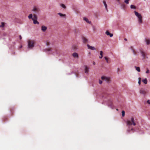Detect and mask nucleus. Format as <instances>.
<instances>
[{"mask_svg":"<svg viewBox=\"0 0 150 150\" xmlns=\"http://www.w3.org/2000/svg\"><path fill=\"white\" fill-rule=\"evenodd\" d=\"M32 11H34L35 13H38L40 11V10L39 8L35 6L32 9Z\"/></svg>","mask_w":150,"mask_h":150,"instance_id":"39448f33","label":"nucleus"},{"mask_svg":"<svg viewBox=\"0 0 150 150\" xmlns=\"http://www.w3.org/2000/svg\"><path fill=\"white\" fill-rule=\"evenodd\" d=\"M104 58H105V60H106L107 62V63H108V58H107V57H104Z\"/></svg>","mask_w":150,"mask_h":150,"instance_id":"c85d7f7f","label":"nucleus"},{"mask_svg":"<svg viewBox=\"0 0 150 150\" xmlns=\"http://www.w3.org/2000/svg\"><path fill=\"white\" fill-rule=\"evenodd\" d=\"M28 18L29 19H32L33 18V15L32 14H30L28 16Z\"/></svg>","mask_w":150,"mask_h":150,"instance_id":"5701e85b","label":"nucleus"},{"mask_svg":"<svg viewBox=\"0 0 150 150\" xmlns=\"http://www.w3.org/2000/svg\"><path fill=\"white\" fill-rule=\"evenodd\" d=\"M45 50L47 52H50L51 53H52V49L51 48H48L46 49Z\"/></svg>","mask_w":150,"mask_h":150,"instance_id":"6ab92c4d","label":"nucleus"},{"mask_svg":"<svg viewBox=\"0 0 150 150\" xmlns=\"http://www.w3.org/2000/svg\"><path fill=\"white\" fill-rule=\"evenodd\" d=\"M58 15H59L61 16H65V15L62 14V13H58Z\"/></svg>","mask_w":150,"mask_h":150,"instance_id":"bb28decb","label":"nucleus"},{"mask_svg":"<svg viewBox=\"0 0 150 150\" xmlns=\"http://www.w3.org/2000/svg\"><path fill=\"white\" fill-rule=\"evenodd\" d=\"M139 81L138 82V83L139 84V85H140V83H141V78H139Z\"/></svg>","mask_w":150,"mask_h":150,"instance_id":"2f4dec72","label":"nucleus"},{"mask_svg":"<svg viewBox=\"0 0 150 150\" xmlns=\"http://www.w3.org/2000/svg\"><path fill=\"white\" fill-rule=\"evenodd\" d=\"M123 6H124V7H125V5H123Z\"/></svg>","mask_w":150,"mask_h":150,"instance_id":"a19ab883","label":"nucleus"},{"mask_svg":"<svg viewBox=\"0 0 150 150\" xmlns=\"http://www.w3.org/2000/svg\"><path fill=\"white\" fill-rule=\"evenodd\" d=\"M101 79L103 80H105L108 82H109L110 80V78H109L103 76H102Z\"/></svg>","mask_w":150,"mask_h":150,"instance_id":"423d86ee","label":"nucleus"},{"mask_svg":"<svg viewBox=\"0 0 150 150\" xmlns=\"http://www.w3.org/2000/svg\"><path fill=\"white\" fill-rule=\"evenodd\" d=\"M131 131H133V132H134V130L133 129V128H132L130 129H128L127 130V131L129 132H130Z\"/></svg>","mask_w":150,"mask_h":150,"instance_id":"a878e982","label":"nucleus"},{"mask_svg":"<svg viewBox=\"0 0 150 150\" xmlns=\"http://www.w3.org/2000/svg\"><path fill=\"white\" fill-rule=\"evenodd\" d=\"M140 52L142 56L143 57V59H145L146 58V54L142 50H140Z\"/></svg>","mask_w":150,"mask_h":150,"instance_id":"0eeeda50","label":"nucleus"},{"mask_svg":"<svg viewBox=\"0 0 150 150\" xmlns=\"http://www.w3.org/2000/svg\"><path fill=\"white\" fill-rule=\"evenodd\" d=\"M142 81L145 84H146L147 83V81L146 79H143Z\"/></svg>","mask_w":150,"mask_h":150,"instance_id":"aec40b11","label":"nucleus"},{"mask_svg":"<svg viewBox=\"0 0 150 150\" xmlns=\"http://www.w3.org/2000/svg\"><path fill=\"white\" fill-rule=\"evenodd\" d=\"M93 65H95V62H93Z\"/></svg>","mask_w":150,"mask_h":150,"instance_id":"4c0bfd02","label":"nucleus"},{"mask_svg":"<svg viewBox=\"0 0 150 150\" xmlns=\"http://www.w3.org/2000/svg\"><path fill=\"white\" fill-rule=\"evenodd\" d=\"M102 83V81L100 80H99V83L100 84H101Z\"/></svg>","mask_w":150,"mask_h":150,"instance_id":"72a5a7b5","label":"nucleus"},{"mask_svg":"<svg viewBox=\"0 0 150 150\" xmlns=\"http://www.w3.org/2000/svg\"><path fill=\"white\" fill-rule=\"evenodd\" d=\"M122 115L123 117H124L125 115V112L124 111H122Z\"/></svg>","mask_w":150,"mask_h":150,"instance_id":"cd10ccee","label":"nucleus"},{"mask_svg":"<svg viewBox=\"0 0 150 150\" xmlns=\"http://www.w3.org/2000/svg\"><path fill=\"white\" fill-rule=\"evenodd\" d=\"M47 29V27L44 25H42L41 27V30L43 32H45Z\"/></svg>","mask_w":150,"mask_h":150,"instance_id":"1a4fd4ad","label":"nucleus"},{"mask_svg":"<svg viewBox=\"0 0 150 150\" xmlns=\"http://www.w3.org/2000/svg\"><path fill=\"white\" fill-rule=\"evenodd\" d=\"M130 8L132 9H135L136 8V7L135 6H134L133 5H131L130 6Z\"/></svg>","mask_w":150,"mask_h":150,"instance_id":"b1692460","label":"nucleus"},{"mask_svg":"<svg viewBox=\"0 0 150 150\" xmlns=\"http://www.w3.org/2000/svg\"><path fill=\"white\" fill-rule=\"evenodd\" d=\"M47 45H49V43H48V42L47 43Z\"/></svg>","mask_w":150,"mask_h":150,"instance_id":"ea45409f","label":"nucleus"},{"mask_svg":"<svg viewBox=\"0 0 150 150\" xmlns=\"http://www.w3.org/2000/svg\"><path fill=\"white\" fill-rule=\"evenodd\" d=\"M5 25V23L4 22L1 23V25H0V27L3 28L4 27Z\"/></svg>","mask_w":150,"mask_h":150,"instance_id":"393cba45","label":"nucleus"},{"mask_svg":"<svg viewBox=\"0 0 150 150\" xmlns=\"http://www.w3.org/2000/svg\"><path fill=\"white\" fill-rule=\"evenodd\" d=\"M120 70V69L119 68H117V72H118Z\"/></svg>","mask_w":150,"mask_h":150,"instance_id":"e433bc0d","label":"nucleus"},{"mask_svg":"<svg viewBox=\"0 0 150 150\" xmlns=\"http://www.w3.org/2000/svg\"><path fill=\"white\" fill-rule=\"evenodd\" d=\"M84 69L85 73L87 74L88 73L89 71V68L87 66H85V68Z\"/></svg>","mask_w":150,"mask_h":150,"instance_id":"ddd939ff","label":"nucleus"},{"mask_svg":"<svg viewBox=\"0 0 150 150\" xmlns=\"http://www.w3.org/2000/svg\"><path fill=\"white\" fill-rule=\"evenodd\" d=\"M124 40H126V41H127V39L126 38H125L124 39Z\"/></svg>","mask_w":150,"mask_h":150,"instance_id":"58836bf2","label":"nucleus"},{"mask_svg":"<svg viewBox=\"0 0 150 150\" xmlns=\"http://www.w3.org/2000/svg\"><path fill=\"white\" fill-rule=\"evenodd\" d=\"M27 42L28 48L30 49H32L34 47L35 41L33 40H29Z\"/></svg>","mask_w":150,"mask_h":150,"instance_id":"f03ea898","label":"nucleus"},{"mask_svg":"<svg viewBox=\"0 0 150 150\" xmlns=\"http://www.w3.org/2000/svg\"><path fill=\"white\" fill-rule=\"evenodd\" d=\"M129 0H125L124 1L125 2L126 4H129Z\"/></svg>","mask_w":150,"mask_h":150,"instance_id":"c756f323","label":"nucleus"},{"mask_svg":"<svg viewBox=\"0 0 150 150\" xmlns=\"http://www.w3.org/2000/svg\"><path fill=\"white\" fill-rule=\"evenodd\" d=\"M61 6L62 7H63V8H66V6H65V5L64 4H62Z\"/></svg>","mask_w":150,"mask_h":150,"instance_id":"7c9ffc66","label":"nucleus"},{"mask_svg":"<svg viewBox=\"0 0 150 150\" xmlns=\"http://www.w3.org/2000/svg\"><path fill=\"white\" fill-rule=\"evenodd\" d=\"M149 73V70L148 69H147L146 71V73Z\"/></svg>","mask_w":150,"mask_h":150,"instance_id":"473e14b6","label":"nucleus"},{"mask_svg":"<svg viewBox=\"0 0 150 150\" xmlns=\"http://www.w3.org/2000/svg\"><path fill=\"white\" fill-rule=\"evenodd\" d=\"M106 34L108 35H109L110 37H112L113 35V34H112L110 33V32L108 31H106Z\"/></svg>","mask_w":150,"mask_h":150,"instance_id":"2eb2a0df","label":"nucleus"},{"mask_svg":"<svg viewBox=\"0 0 150 150\" xmlns=\"http://www.w3.org/2000/svg\"><path fill=\"white\" fill-rule=\"evenodd\" d=\"M126 123L127 125L128 126H130L132 125L135 126L136 125L134 118L133 117L128 119L126 121Z\"/></svg>","mask_w":150,"mask_h":150,"instance_id":"f257e3e1","label":"nucleus"},{"mask_svg":"<svg viewBox=\"0 0 150 150\" xmlns=\"http://www.w3.org/2000/svg\"><path fill=\"white\" fill-rule=\"evenodd\" d=\"M87 46L88 49H90L92 50H96L95 48L94 47L91 46L88 44Z\"/></svg>","mask_w":150,"mask_h":150,"instance_id":"9d476101","label":"nucleus"},{"mask_svg":"<svg viewBox=\"0 0 150 150\" xmlns=\"http://www.w3.org/2000/svg\"><path fill=\"white\" fill-rule=\"evenodd\" d=\"M103 52L102 51H100V56H99V58L100 59H101L103 57Z\"/></svg>","mask_w":150,"mask_h":150,"instance_id":"4be33fe9","label":"nucleus"},{"mask_svg":"<svg viewBox=\"0 0 150 150\" xmlns=\"http://www.w3.org/2000/svg\"><path fill=\"white\" fill-rule=\"evenodd\" d=\"M83 20L85 21H86L88 23H91V22L89 21H88V19L86 18H84Z\"/></svg>","mask_w":150,"mask_h":150,"instance_id":"a211bd4d","label":"nucleus"},{"mask_svg":"<svg viewBox=\"0 0 150 150\" xmlns=\"http://www.w3.org/2000/svg\"><path fill=\"white\" fill-rule=\"evenodd\" d=\"M37 19L38 18L36 15L35 14H34L33 18H32L34 24H39V23L37 21Z\"/></svg>","mask_w":150,"mask_h":150,"instance_id":"20e7f679","label":"nucleus"},{"mask_svg":"<svg viewBox=\"0 0 150 150\" xmlns=\"http://www.w3.org/2000/svg\"><path fill=\"white\" fill-rule=\"evenodd\" d=\"M145 41L147 45H149L150 43V40L146 38L145 39Z\"/></svg>","mask_w":150,"mask_h":150,"instance_id":"4468645a","label":"nucleus"},{"mask_svg":"<svg viewBox=\"0 0 150 150\" xmlns=\"http://www.w3.org/2000/svg\"><path fill=\"white\" fill-rule=\"evenodd\" d=\"M19 38H20V39H22V37H21V35H19Z\"/></svg>","mask_w":150,"mask_h":150,"instance_id":"c9c22d12","label":"nucleus"},{"mask_svg":"<svg viewBox=\"0 0 150 150\" xmlns=\"http://www.w3.org/2000/svg\"><path fill=\"white\" fill-rule=\"evenodd\" d=\"M135 67L136 68V70L138 72H140V68L139 67L135 66Z\"/></svg>","mask_w":150,"mask_h":150,"instance_id":"412c9836","label":"nucleus"},{"mask_svg":"<svg viewBox=\"0 0 150 150\" xmlns=\"http://www.w3.org/2000/svg\"><path fill=\"white\" fill-rule=\"evenodd\" d=\"M103 3L104 4V5L105 6V8L107 10V11H108V9H107V4H106V2L104 0L103 1Z\"/></svg>","mask_w":150,"mask_h":150,"instance_id":"dca6fc26","label":"nucleus"},{"mask_svg":"<svg viewBox=\"0 0 150 150\" xmlns=\"http://www.w3.org/2000/svg\"><path fill=\"white\" fill-rule=\"evenodd\" d=\"M140 93L141 94L145 95L146 93V91L143 88H141L140 90Z\"/></svg>","mask_w":150,"mask_h":150,"instance_id":"6e6552de","label":"nucleus"},{"mask_svg":"<svg viewBox=\"0 0 150 150\" xmlns=\"http://www.w3.org/2000/svg\"><path fill=\"white\" fill-rule=\"evenodd\" d=\"M147 102L149 104H150V100H148L147 101Z\"/></svg>","mask_w":150,"mask_h":150,"instance_id":"f704fd0d","label":"nucleus"},{"mask_svg":"<svg viewBox=\"0 0 150 150\" xmlns=\"http://www.w3.org/2000/svg\"><path fill=\"white\" fill-rule=\"evenodd\" d=\"M72 56L74 58H78L79 57L78 54L76 52L72 54Z\"/></svg>","mask_w":150,"mask_h":150,"instance_id":"f8f14e48","label":"nucleus"},{"mask_svg":"<svg viewBox=\"0 0 150 150\" xmlns=\"http://www.w3.org/2000/svg\"><path fill=\"white\" fill-rule=\"evenodd\" d=\"M130 48L132 50L134 54L135 55H136L137 54V52L134 49L133 47L132 46H131L130 47Z\"/></svg>","mask_w":150,"mask_h":150,"instance_id":"9b49d317","label":"nucleus"},{"mask_svg":"<svg viewBox=\"0 0 150 150\" xmlns=\"http://www.w3.org/2000/svg\"><path fill=\"white\" fill-rule=\"evenodd\" d=\"M135 15L137 16L138 18V22L139 24H141L142 23V16L141 14L136 11H134Z\"/></svg>","mask_w":150,"mask_h":150,"instance_id":"7ed1b4c3","label":"nucleus"},{"mask_svg":"<svg viewBox=\"0 0 150 150\" xmlns=\"http://www.w3.org/2000/svg\"><path fill=\"white\" fill-rule=\"evenodd\" d=\"M82 39H83V42L84 43H86L88 41L87 39L85 37H83L82 38Z\"/></svg>","mask_w":150,"mask_h":150,"instance_id":"f3484780","label":"nucleus"}]
</instances>
